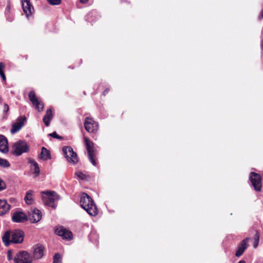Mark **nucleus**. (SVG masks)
<instances>
[{"instance_id": "obj_35", "label": "nucleus", "mask_w": 263, "mask_h": 263, "mask_svg": "<svg viewBox=\"0 0 263 263\" xmlns=\"http://www.w3.org/2000/svg\"><path fill=\"white\" fill-rule=\"evenodd\" d=\"M75 175L77 177H78L79 178L81 179L82 180H84L85 178V175L83 173H82V172H80L76 173Z\"/></svg>"}, {"instance_id": "obj_42", "label": "nucleus", "mask_w": 263, "mask_h": 263, "mask_svg": "<svg viewBox=\"0 0 263 263\" xmlns=\"http://www.w3.org/2000/svg\"><path fill=\"white\" fill-rule=\"evenodd\" d=\"M109 91V88H106V89H105L103 92H102V95L105 96H106V95L108 92V91Z\"/></svg>"}, {"instance_id": "obj_30", "label": "nucleus", "mask_w": 263, "mask_h": 263, "mask_svg": "<svg viewBox=\"0 0 263 263\" xmlns=\"http://www.w3.org/2000/svg\"><path fill=\"white\" fill-rule=\"evenodd\" d=\"M7 20L9 22H12L14 20V15L13 12L8 13V14H5Z\"/></svg>"}, {"instance_id": "obj_12", "label": "nucleus", "mask_w": 263, "mask_h": 263, "mask_svg": "<svg viewBox=\"0 0 263 263\" xmlns=\"http://www.w3.org/2000/svg\"><path fill=\"white\" fill-rule=\"evenodd\" d=\"M21 2L23 12L25 14L28 20L31 18L34 10L31 3V1H21Z\"/></svg>"}, {"instance_id": "obj_5", "label": "nucleus", "mask_w": 263, "mask_h": 263, "mask_svg": "<svg viewBox=\"0 0 263 263\" xmlns=\"http://www.w3.org/2000/svg\"><path fill=\"white\" fill-rule=\"evenodd\" d=\"M84 141L86 148L88 153V159L93 165L96 166L97 161L96 160V152L94 147V144L92 141H91L88 138L86 137H85Z\"/></svg>"}, {"instance_id": "obj_6", "label": "nucleus", "mask_w": 263, "mask_h": 263, "mask_svg": "<svg viewBox=\"0 0 263 263\" xmlns=\"http://www.w3.org/2000/svg\"><path fill=\"white\" fill-rule=\"evenodd\" d=\"M63 152L67 161L71 164H76L78 162L77 153L70 146H65L63 148Z\"/></svg>"}, {"instance_id": "obj_20", "label": "nucleus", "mask_w": 263, "mask_h": 263, "mask_svg": "<svg viewBox=\"0 0 263 263\" xmlns=\"http://www.w3.org/2000/svg\"><path fill=\"white\" fill-rule=\"evenodd\" d=\"M10 205L9 204L6 200L0 199V216L5 214L10 209Z\"/></svg>"}, {"instance_id": "obj_8", "label": "nucleus", "mask_w": 263, "mask_h": 263, "mask_svg": "<svg viewBox=\"0 0 263 263\" xmlns=\"http://www.w3.org/2000/svg\"><path fill=\"white\" fill-rule=\"evenodd\" d=\"M85 129L90 133H95L99 129V124L90 117H86L84 121Z\"/></svg>"}, {"instance_id": "obj_36", "label": "nucleus", "mask_w": 263, "mask_h": 263, "mask_svg": "<svg viewBox=\"0 0 263 263\" xmlns=\"http://www.w3.org/2000/svg\"><path fill=\"white\" fill-rule=\"evenodd\" d=\"M50 5L54 6L61 4L62 1H47Z\"/></svg>"}, {"instance_id": "obj_7", "label": "nucleus", "mask_w": 263, "mask_h": 263, "mask_svg": "<svg viewBox=\"0 0 263 263\" xmlns=\"http://www.w3.org/2000/svg\"><path fill=\"white\" fill-rule=\"evenodd\" d=\"M249 179L254 189L257 192L261 190V177L260 174L255 172H251L250 174Z\"/></svg>"}, {"instance_id": "obj_3", "label": "nucleus", "mask_w": 263, "mask_h": 263, "mask_svg": "<svg viewBox=\"0 0 263 263\" xmlns=\"http://www.w3.org/2000/svg\"><path fill=\"white\" fill-rule=\"evenodd\" d=\"M13 154L18 156L22 154L27 153L29 150V146L24 140H19L14 143L13 146Z\"/></svg>"}, {"instance_id": "obj_37", "label": "nucleus", "mask_w": 263, "mask_h": 263, "mask_svg": "<svg viewBox=\"0 0 263 263\" xmlns=\"http://www.w3.org/2000/svg\"><path fill=\"white\" fill-rule=\"evenodd\" d=\"M7 258L8 260H13L14 257L12 256V253L11 250H8L7 252Z\"/></svg>"}, {"instance_id": "obj_27", "label": "nucleus", "mask_w": 263, "mask_h": 263, "mask_svg": "<svg viewBox=\"0 0 263 263\" xmlns=\"http://www.w3.org/2000/svg\"><path fill=\"white\" fill-rule=\"evenodd\" d=\"M10 163L8 160L5 159H3L0 158V166L4 167V168H7L10 166Z\"/></svg>"}, {"instance_id": "obj_43", "label": "nucleus", "mask_w": 263, "mask_h": 263, "mask_svg": "<svg viewBox=\"0 0 263 263\" xmlns=\"http://www.w3.org/2000/svg\"><path fill=\"white\" fill-rule=\"evenodd\" d=\"M262 18H263V9L261 11V14H260V18L261 19Z\"/></svg>"}, {"instance_id": "obj_39", "label": "nucleus", "mask_w": 263, "mask_h": 263, "mask_svg": "<svg viewBox=\"0 0 263 263\" xmlns=\"http://www.w3.org/2000/svg\"><path fill=\"white\" fill-rule=\"evenodd\" d=\"M5 67V65L4 63L0 62V73H2L4 71V69Z\"/></svg>"}, {"instance_id": "obj_13", "label": "nucleus", "mask_w": 263, "mask_h": 263, "mask_svg": "<svg viewBox=\"0 0 263 263\" xmlns=\"http://www.w3.org/2000/svg\"><path fill=\"white\" fill-rule=\"evenodd\" d=\"M11 219L13 222L24 223L28 220V217L23 212L16 211L13 213Z\"/></svg>"}, {"instance_id": "obj_40", "label": "nucleus", "mask_w": 263, "mask_h": 263, "mask_svg": "<svg viewBox=\"0 0 263 263\" xmlns=\"http://www.w3.org/2000/svg\"><path fill=\"white\" fill-rule=\"evenodd\" d=\"M0 76L3 81H6V78L5 74L4 73V71L2 72V73H0Z\"/></svg>"}, {"instance_id": "obj_41", "label": "nucleus", "mask_w": 263, "mask_h": 263, "mask_svg": "<svg viewBox=\"0 0 263 263\" xmlns=\"http://www.w3.org/2000/svg\"><path fill=\"white\" fill-rule=\"evenodd\" d=\"M0 76L3 81H6V78L5 74L4 73V71L2 72V73H0Z\"/></svg>"}, {"instance_id": "obj_21", "label": "nucleus", "mask_w": 263, "mask_h": 263, "mask_svg": "<svg viewBox=\"0 0 263 263\" xmlns=\"http://www.w3.org/2000/svg\"><path fill=\"white\" fill-rule=\"evenodd\" d=\"M52 116V109L51 108L48 109L43 118V122L46 126H48L49 125Z\"/></svg>"}, {"instance_id": "obj_18", "label": "nucleus", "mask_w": 263, "mask_h": 263, "mask_svg": "<svg viewBox=\"0 0 263 263\" xmlns=\"http://www.w3.org/2000/svg\"><path fill=\"white\" fill-rule=\"evenodd\" d=\"M9 151L7 139L5 136L0 135V152L6 154Z\"/></svg>"}, {"instance_id": "obj_22", "label": "nucleus", "mask_w": 263, "mask_h": 263, "mask_svg": "<svg viewBox=\"0 0 263 263\" xmlns=\"http://www.w3.org/2000/svg\"><path fill=\"white\" fill-rule=\"evenodd\" d=\"M40 158L44 160H47L51 158L50 153L45 147H42V151L40 154Z\"/></svg>"}, {"instance_id": "obj_11", "label": "nucleus", "mask_w": 263, "mask_h": 263, "mask_svg": "<svg viewBox=\"0 0 263 263\" xmlns=\"http://www.w3.org/2000/svg\"><path fill=\"white\" fill-rule=\"evenodd\" d=\"M28 97L33 105L39 112L43 110L44 103L37 99L34 91H30L28 94Z\"/></svg>"}, {"instance_id": "obj_9", "label": "nucleus", "mask_w": 263, "mask_h": 263, "mask_svg": "<svg viewBox=\"0 0 263 263\" xmlns=\"http://www.w3.org/2000/svg\"><path fill=\"white\" fill-rule=\"evenodd\" d=\"M42 193L45 195V196H43V200L45 204L52 208H55V199L53 195L55 193L54 192L46 191L43 192Z\"/></svg>"}, {"instance_id": "obj_32", "label": "nucleus", "mask_w": 263, "mask_h": 263, "mask_svg": "<svg viewBox=\"0 0 263 263\" xmlns=\"http://www.w3.org/2000/svg\"><path fill=\"white\" fill-rule=\"evenodd\" d=\"M229 242L230 239H229L228 236H227L222 242V246L226 250L227 249V246L229 244Z\"/></svg>"}, {"instance_id": "obj_14", "label": "nucleus", "mask_w": 263, "mask_h": 263, "mask_svg": "<svg viewBox=\"0 0 263 263\" xmlns=\"http://www.w3.org/2000/svg\"><path fill=\"white\" fill-rule=\"evenodd\" d=\"M32 255L35 259H40L44 256L45 248L43 245L37 243L32 247Z\"/></svg>"}, {"instance_id": "obj_19", "label": "nucleus", "mask_w": 263, "mask_h": 263, "mask_svg": "<svg viewBox=\"0 0 263 263\" xmlns=\"http://www.w3.org/2000/svg\"><path fill=\"white\" fill-rule=\"evenodd\" d=\"M100 16L98 12L96 10H92L85 16V20L87 22L92 23L98 20Z\"/></svg>"}, {"instance_id": "obj_44", "label": "nucleus", "mask_w": 263, "mask_h": 263, "mask_svg": "<svg viewBox=\"0 0 263 263\" xmlns=\"http://www.w3.org/2000/svg\"><path fill=\"white\" fill-rule=\"evenodd\" d=\"M238 263H246V261L243 260H240Z\"/></svg>"}, {"instance_id": "obj_28", "label": "nucleus", "mask_w": 263, "mask_h": 263, "mask_svg": "<svg viewBox=\"0 0 263 263\" xmlns=\"http://www.w3.org/2000/svg\"><path fill=\"white\" fill-rule=\"evenodd\" d=\"M53 260V263H62V257L61 255L58 253H57L54 254Z\"/></svg>"}, {"instance_id": "obj_31", "label": "nucleus", "mask_w": 263, "mask_h": 263, "mask_svg": "<svg viewBox=\"0 0 263 263\" xmlns=\"http://www.w3.org/2000/svg\"><path fill=\"white\" fill-rule=\"evenodd\" d=\"M12 6L10 2H8L5 11V14H8V13H10L12 12Z\"/></svg>"}, {"instance_id": "obj_38", "label": "nucleus", "mask_w": 263, "mask_h": 263, "mask_svg": "<svg viewBox=\"0 0 263 263\" xmlns=\"http://www.w3.org/2000/svg\"><path fill=\"white\" fill-rule=\"evenodd\" d=\"M9 109V107L8 105L7 104H5L4 105V112L6 114L8 111Z\"/></svg>"}, {"instance_id": "obj_26", "label": "nucleus", "mask_w": 263, "mask_h": 263, "mask_svg": "<svg viewBox=\"0 0 263 263\" xmlns=\"http://www.w3.org/2000/svg\"><path fill=\"white\" fill-rule=\"evenodd\" d=\"M89 2V1H78L76 4V6L78 8H82L87 6L90 5L91 3L88 4Z\"/></svg>"}, {"instance_id": "obj_1", "label": "nucleus", "mask_w": 263, "mask_h": 263, "mask_svg": "<svg viewBox=\"0 0 263 263\" xmlns=\"http://www.w3.org/2000/svg\"><path fill=\"white\" fill-rule=\"evenodd\" d=\"M25 233L20 229L7 230L3 234L2 240L6 247H8L11 243H22L24 239Z\"/></svg>"}, {"instance_id": "obj_15", "label": "nucleus", "mask_w": 263, "mask_h": 263, "mask_svg": "<svg viewBox=\"0 0 263 263\" xmlns=\"http://www.w3.org/2000/svg\"><path fill=\"white\" fill-rule=\"evenodd\" d=\"M27 121V118L25 116H20L17 118L16 121L14 123L11 129V134H14L19 131L24 125Z\"/></svg>"}, {"instance_id": "obj_17", "label": "nucleus", "mask_w": 263, "mask_h": 263, "mask_svg": "<svg viewBox=\"0 0 263 263\" xmlns=\"http://www.w3.org/2000/svg\"><path fill=\"white\" fill-rule=\"evenodd\" d=\"M42 212L37 209H34L32 212L31 216L29 220L32 223H36L42 219Z\"/></svg>"}, {"instance_id": "obj_16", "label": "nucleus", "mask_w": 263, "mask_h": 263, "mask_svg": "<svg viewBox=\"0 0 263 263\" xmlns=\"http://www.w3.org/2000/svg\"><path fill=\"white\" fill-rule=\"evenodd\" d=\"M249 240V238H246L242 240L238 245L237 250L235 253L236 257H240L244 253L245 251L248 247L247 243Z\"/></svg>"}, {"instance_id": "obj_10", "label": "nucleus", "mask_w": 263, "mask_h": 263, "mask_svg": "<svg viewBox=\"0 0 263 263\" xmlns=\"http://www.w3.org/2000/svg\"><path fill=\"white\" fill-rule=\"evenodd\" d=\"M55 233L57 235L61 236L63 239L66 240H70L73 238L72 232L62 226L56 228Z\"/></svg>"}, {"instance_id": "obj_25", "label": "nucleus", "mask_w": 263, "mask_h": 263, "mask_svg": "<svg viewBox=\"0 0 263 263\" xmlns=\"http://www.w3.org/2000/svg\"><path fill=\"white\" fill-rule=\"evenodd\" d=\"M29 163L34 167V174L37 177L40 174V168L37 163L33 159H29Z\"/></svg>"}, {"instance_id": "obj_29", "label": "nucleus", "mask_w": 263, "mask_h": 263, "mask_svg": "<svg viewBox=\"0 0 263 263\" xmlns=\"http://www.w3.org/2000/svg\"><path fill=\"white\" fill-rule=\"evenodd\" d=\"M254 242L253 244V247L254 248H256L258 245L259 241V234L258 232H256L254 235Z\"/></svg>"}, {"instance_id": "obj_4", "label": "nucleus", "mask_w": 263, "mask_h": 263, "mask_svg": "<svg viewBox=\"0 0 263 263\" xmlns=\"http://www.w3.org/2000/svg\"><path fill=\"white\" fill-rule=\"evenodd\" d=\"M14 263H32V257L26 251H18L13 258Z\"/></svg>"}, {"instance_id": "obj_2", "label": "nucleus", "mask_w": 263, "mask_h": 263, "mask_svg": "<svg viewBox=\"0 0 263 263\" xmlns=\"http://www.w3.org/2000/svg\"><path fill=\"white\" fill-rule=\"evenodd\" d=\"M81 206L90 215L95 216L98 213V210L93 200L87 194L83 193L80 197Z\"/></svg>"}, {"instance_id": "obj_33", "label": "nucleus", "mask_w": 263, "mask_h": 263, "mask_svg": "<svg viewBox=\"0 0 263 263\" xmlns=\"http://www.w3.org/2000/svg\"><path fill=\"white\" fill-rule=\"evenodd\" d=\"M49 136H50V137H51L53 138L60 139V140L62 139V137L61 136H59V135H58L55 132H54L50 134L49 135Z\"/></svg>"}, {"instance_id": "obj_24", "label": "nucleus", "mask_w": 263, "mask_h": 263, "mask_svg": "<svg viewBox=\"0 0 263 263\" xmlns=\"http://www.w3.org/2000/svg\"><path fill=\"white\" fill-rule=\"evenodd\" d=\"M88 238L91 242L96 243V245H97L99 239V235L96 233V232L92 231L88 235Z\"/></svg>"}, {"instance_id": "obj_34", "label": "nucleus", "mask_w": 263, "mask_h": 263, "mask_svg": "<svg viewBox=\"0 0 263 263\" xmlns=\"http://www.w3.org/2000/svg\"><path fill=\"white\" fill-rule=\"evenodd\" d=\"M6 188V185L4 180L0 178V191H3Z\"/></svg>"}, {"instance_id": "obj_23", "label": "nucleus", "mask_w": 263, "mask_h": 263, "mask_svg": "<svg viewBox=\"0 0 263 263\" xmlns=\"http://www.w3.org/2000/svg\"><path fill=\"white\" fill-rule=\"evenodd\" d=\"M33 191L29 190L26 192V196L24 198V200L27 204H32L33 202V199L32 198Z\"/></svg>"}]
</instances>
